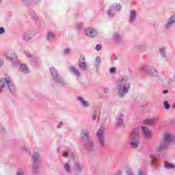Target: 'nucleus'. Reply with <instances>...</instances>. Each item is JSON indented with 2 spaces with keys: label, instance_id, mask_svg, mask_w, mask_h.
<instances>
[{
  "label": "nucleus",
  "instance_id": "nucleus-42",
  "mask_svg": "<svg viewBox=\"0 0 175 175\" xmlns=\"http://www.w3.org/2000/svg\"><path fill=\"white\" fill-rule=\"evenodd\" d=\"M97 114H98V111H94V112L92 113V120H93V121H95V120H96Z\"/></svg>",
  "mask_w": 175,
  "mask_h": 175
},
{
  "label": "nucleus",
  "instance_id": "nucleus-27",
  "mask_svg": "<svg viewBox=\"0 0 175 175\" xmlns=\"http://www.w3.org/2000/svg\"><path fill=\"white\" fill-rule=\"evenodd\" d=\"M69 155H70V157L72 159H75V154H73V152H70V150H69V148H66L63 152V157H64V158H68V157H69Z\"/></svg>",
  "mask_w": 175,
  "mask_h": 175
},
{
  "label": "nucleus",
  "instance_id": "nucleus-47",
  "mask_svg": "<svg viewBox=\"0 0 175 175\" xmlns=\"http://www.w3.org/2000/svg\"><path fill=\"white\" fill-rule=\"evenodd\" d=\"M31 16L32 18H35V19L37 18L36 14H35L34 12L31 13Z\"/></svg>",
  "mask_w": 175,
  "mask_h": 175
},
{
  "label": "nucleus",
  "instance_id": "nucleus-37",
  "mask_svg": "<svg viewBox=\"0 0 175 175\" xmlns=\"http://www.w3.org/2000/svg\"><path fill=\"white\" fill-rule=\"evenodd\" d=\"M165 169H174L175 166L173 164L165 163Z\"/></svg>",
  "mask_w": 175,
  "mask_h": 175
},
{
  "label": "nucleus",
  "instance_id": "nucleus-51",
  "mask_svg": "<svg viewBox=\"0 0 175 175\" xmlns=\"http://www.w3.org/2000/svg\"><path fill=\"white\" fill-rule=\"evenodd\" d=\"M104 92H105V94H107V92H109V90H108L107 88L105 89V90H104Z\"/></svg>",
  "mask_w": 175,
  "mask_h": 175
},
{
  "label": "nucleus",
  "instance_id": "nucleus-35",
  "mask_svg": "<svg viewBox=\"0 0 175 175\" xmlns=\"http://www.w3.org/2000/svg\"><path fill=\"white\" fill-rule=\"evenodd\" d=\"M126 175H135V174L133 173V171L132 170V168H131V167L126 168Z\"/></svg>",
  "mask_w": 175,
  "mask_h": 175
},
{
  "label": "nucleus",
  "instance_id": "nucleus-10",
  "mask_svg": "<svg viewBox=\"0 0 175 175\" xmlns=\"http://www.w3.org/2000/svg\"><path fill=\"white\" fill-rule=\"evenodd\" d=\"M83 146L88 152H95V144H94V141L92 139L85 140L83 142Z\"/></svg>",
  "mask_w": 175,
  "mask_h": 175
},
{
  "label": "nucleus",
  "instance_id": "nucleus-25",
  "mask_svg": "<svg viewBox=\"0 0 175 175\" xmlns=\"http://www.w3.org/2000/svg\"><path fill=\"white\" fill-rule=\"evenodd\" d=\"M81 137L84 140H90V131L88 130H83L81 133Z\"/></svg>",
  "mask_w": 175,
  "mask_h": 175
},
{
  "label": "nucleus",
  "instance_id": "nucleus-16",
  "mask_svg": "<svg viewBox=\"0 0 175 175\" xmlns=\"http://www.w3.org/2000/svg\"><path fill=\"white\" fill-rule=\"evenodd\" d=\"M142 135H144L146 139H151L152 135L151 134V131L148 127L142 126Z\"/></svg>",
  "mask_w": 175,
  "mask_h": 175
},
{
  "label": "nucleus",
  "instance_id": "nucleus-45",
  "mask_svg": "<svg viewBox=\"0 0 175 175\" xmlns=\"http://www.w3.org/2000/svg\"><path fill=\"white\" fill-rule=\"evenodd\" d=\"M16 175H24V172H23V170L21 169L18 170Z\"/></svg>",
  "mask_w": 175,
  "mask_h": 175
},
{
  "label": "nucleus",
  "instance_id": "nucleus-34",
  "mask_svg": "<svg viewBox=\"0 0 175 175\" xmlns=\"http://www.w3.org/2000/svg\"><path fill=\"white\" fill-rule=\"evenodd\" d=\"M84 27V24L83 23H78L75 25V28L80 31Z\"/></svg>",
  "mask_w": 175,
  "mask_h": 175
},
{
  "label": "nucleus",
  "instance_id": "nucleus-33",
  "mask_svg": "<svg viewBox=\"0 0 175 175\" xmlns=\"http://www.w3.org/2000/svg\"><path fill=\"white\" fill-rule=\"evenodd\" d=\"M23 54H25L27 58H32V54H31V52L28 50H24Z\"/></svg>",
  "mask_w": 175,
  "mask_h": 175
},
{
  "label": "nucleus",
  "instance_id": "nucleus-22",
  "mask_svg": "<svg viewBox=\"0 0 175 175\" xmlns=\"http://www.w3.org/2000/svg\"><path fill=\"white\" fill-rule=\"evenodd\" d=\"M46 40L48 42H54L55 40V33L54 31H48L46 33Z\"/></svg>",
  "mask_w": 175,
  "mask_h": 175
},
{
  "label": "nucleus",
  "instance_id": "nucleus-11",
  "mask_svg": "<svg viewBox=\"0 0 175 175\" xmlns=\"http://www.w3.org/2000/svg\"><path fill=\"white\" fill-rule=\"evenodd\" d=\"M33 160L32 169L35 170L39 167V164L40 163V155L38 152H35L31 156Z\"/></svg>",
  "mask_w": 175,
  "mask_h": 175
},
{
  "label": "nucleus",
  "instance_id": "nucleus-44",
  "mask_svg": "<svg viewBox=\"0 0 175 175\" xmlns=\"http://www.w3.org/2000/svg\"><path fill=\"white\" fill-rule=\"evenodd\" d=\"M101 49H102V45H100V44H97V45L96 46V50L97 51H100Z\"/></svg>",
  "mask_w": 175,
  "mask_h": 175
},
{
  "label": "nucleus",
  "instance_id": "nucleus-41",
  "mask_svg": "<svg viewBox=\"0 0 175 175\" xmlns=\"http://www.w3.org/2000/svg\"><path fill=\"white\" fill-rule=\"evenodd\" d=\"M68 54H70V49H66L64 50V55H68Z\"/></svg>",
  "mask_w": 175,
  "mask_h": 175
},
{
  "label": "nucleus",
  "instance_id": "nucleus-17",
  "mask_svg": "<svg viewBox=\"0 0 175 175\" xmlns=\"http://www.w3.org/2000/svg\"><path fill=\"white\" fill-rule=\"evenodd\" d=\"M137 16V14L136 13V10H130V15L129 18L128 22L129 24H133L135 21H136V17Z\"/></svg>",
  "mask_w": 175,
  "mask_h": 175
},
{
  "label": "nucleus",
  "instance_id": "nucleus-31",
  "mask_svg": "<svg viewBox=\"0 0 175 175\" xmlns=\"http://www.w3.org/2000/svg\"><path fill=\"white\" fill-rule=\"evenodd\" d=\"M111 8L114 10L115 12L116 10L117 12H120V10H121V5L120 4H113L112 5Z\"/></svg>",
  "mask_w": 175,
  "mask_h": 175
},
{
  "label": "nucleus",
  "instance_id": "nucleus-52",
  "mask_svg": "<svg viewBox=\"0 0 175 175\" xmlns=\"http://www.w3.org/2000/svg\"><path fill=\"white\" fill-rule=\"evenodd\" d=\"M169 93V91L168 90H164L163 92V94H168Z\"/></svg>",
  "mask_w": 175,
  "mask_h": 175
},
{
  "label": "nucleus",
  "instance_id": "nucleus-14",
  "mask_svg": "<svg viewBox=\"0 0 175 175\" xmlns=\"http://www.w3.org/2000/svg\"><path fill=\"white\" fill-rule=\"evenodd\" d=\"M77 100L79 102V104L83 109H88L91 106V103H90V101L85 100L84 98L81 96L77 97Z\"/></svg>",
  "mask_w": 175,
  "mask_h": 175
},
{
  "label": "nucleus",
  "instance_id": "nucleus-18",
  "mask_svg": "<svg viewBox=\"0 0 175 175\" xmlns=\"http://www.w3.org/2000/svg\"><path fill=\"white\" fill-rule=\"evenodd\" d=\"M175 23V15L172 16L170 18H168L167 23L165 24L164 27L165 29H169L172 28V25H173Z\"/></svg>",
  "mask_w": 175,
  "mask_h": 175
},
{
  "label": "nucleus",
  "instance_id": "nucleus-38",
  "mask_svg": "<svg viewBox=\"0 0 175 175\" xmlns=\"http://www.w3.org/2000/svg\"><path fill=\"white\" fill-rule=\"evenodd\" d=\"M159 51L161 56L163 57V58H165V57H166V53H165V48L160 49Z\"/></svg>",
  "mask_w": 175,
  "mask_h": 175
},
{
  "label": "nucleus",
  "instance_id": "nucleus-29",
  "mask_svg": "<svg viewBox=\"0 0 175 175\" xmlns=\"http://www.w3.org/2000/svg\"><path fill=\"white\" fill-rule=\"evenodd\" d=\"M113 38L116 43H120V42H121V36L118 32H114L113 33Z\"/></svg>",
  "mask_w": 175,
  "mask_h": 175
},
{
  "label": "nucleus",
  "instance_id": "nucleus-49",
  "mask_svg": "<svg viewBox=\"0 0 175 175\" xmlns=\"http://www.w3.org/2000/svg\"><path fill=\"white\" fill-rule=\"evenodd\" d=\"M62 126H64V123L62 122H61L59 123V124L57 126V128L59 129V128H62Z\"/></svg>",
  "mask_w": 175,
  "mask_h": 175
},
{
  "label": "nucleus",
  "instance_id": "nucleus-6",
  "mask_svg": "<svg viewBox=\"0 0 175 175\" xmlns=\"http://www.w3.org/2000/svg\"><path fill=\"white\" fill-rule=\"evenodd\" d=\"M142 72L144 73H146L148 76H150L151 77H155L158 76V71L155 68L152 67L151 68L149 65H144L142 68Z\"/></svg>",
  "mask_w": 175,
  "mask_h": 175
},
{
  "label": "nucleus",
  "instance_id": "nucleus-20",
  "mask_svg": "<svg viewBox=\"0 0 175 175\" xmlns=\"http://www.w3.org/2000/svg\"><path fill=\"white\" fill-rule=\"evenodd\" d=\"M149 157L151 159L152 166L158 167V163H157V161H158V156H157V154L151 153Z\"/></svg>",
  "mask_w": 175,
  "mask_h": 175
},
{
  "label": "nucleus",
  "instance_id": "nucleus-40",
  "mask_svg": "<svg viewBox=\"0 0 175 175\" xmlns=\"http://www.w3.org/2000/svg\"><path fill=\"white\" fill-rule=\"evenodd\" d=\"M117 70V68H116V67H112L109 68V73H111V75H114V73H116Z\"/></svg>",
  "mask_w": 175,
  "mask_h": 175
},
{
  "label": "nucleus",
  "instance_id": "nucleus-26",
  "mask_svg": "<svg viewBox=\"0 0 175 175\" xmlns=\"http://www.w3.org/2000/svg\"><path fill=\"white\" fill-rule=\"evenodd\" d=\"M158 122V118H153V119H146L144 120V124L146 125H154V124H157Z\"/></svg>",
  "mask_w": 175,
  "mask_h": 175
},
{
  "label": "nucleus",
  "instance_id": "nucleus-21",
  "mask_svg": "<svg viewBox=\"0 0 175 175\" xmlns=\"http://www.w3.org/2000/svg\"><path fill=\"white\" fill-rule=\"evenodd\" d=\"M167 146L168 145H167L165 142L161 141L159 146L156 148V152H162V151H163V150H165Z\"/></svg>",
  "mask_w": 175,
  "mask_h": 175
},
{
  "label": "nucleus",
  "instance_id": "nucleus-3",
  "mask_svg": "<svg viewBox=\"0 0 175 175\" xmlns=\"http://www.w3.org/2000/svg\"><path fill=\"white\" fill-rule=\"evenodd\" d=\"M130 144L132 148H137L140 144V131L139 129H133L129 135Z\"/></svg>",
  "mask_w": 175,
  "mask_h": 175
},
{
  "label": "nucleus",
  "instance_id": "nucleus-30",
  "mask_svg": "<svg viewBox=\"0 0 175 175\" xmlns=\"http://www.w3.org/2000/svg\"><path fill=\"white\" fill-rule=\"evenodd\" d=\"M107 15L109 17H114L116 16V11L111 7L109 10L107 11Z\"/></svg>",
  "mask_w": 175,
  "mask_h": 175
},
{
  "label": "nucleus",
  "instance_id": "nucleus-32",
  "mask_svg": "<svg viewBox=\"0 0 175 175\" xmlns=\"http://www.w3.org/2000/svg\"><path fill=\"white\" fill-rule=\"evenodd\" d=\"M102 64V61L100 60V56H98L95 59V65L96 66H99Z\"/></svg>",
  "mask_w": 175,
  "mask_h": 175
},
{
  "label": "nucleus",
  "instance_id": "nucleus-39",
  "mask_svg": "<svg viewBox=\"0 0 175 175\" xmlns=\"http://www.w3.org/2000/svg\"><path fill=\"white\" fill-rule=\"evenodd\" d=\"M23 2H24L27 6H31V3H32L33 1H32V0H23Z\"/></svg>",
  "mask_w": 175,
  "mask_h": 175
},
{
  "label": "nucleus",
  "instance_id": "nucleus-28",
  "mask_svg": "<svg viewBox=\"0 0 175 175\" xmlns=\"http://www.w3.org/2000/svg\"><path fill=\"white\" fill-rule=\"evenodd\" d=\"M120 118L118 120V126H122L124 125V117L125 116L123 113H120Z\"/></svg>",
  "mask_w": 175,
  "mask_h": 175
},
{
  "label": "nucleus",
  "instance_id": "nucleus-53",
  "mask_svg": "<svg viewBox=\"0 0 175 175\" xmlns=\"http://www.w3.org/2000/svg\"><path fill=\"white\" fill-rule=\"evenodd\" d=\"M2 3V0H0V5Z\"/></svg>",
  "mask_w": 175,
  "mask_h": 175
},
{
  "label": "nucleus",
  "instance_id": "nucleus-8",
  "mask_svg": "<svg viewBox=\"0 0 175 175\" xmlns=\"http://www.w3.org/2000/svg\"><path fill=\"white\" fill-rule=\"evenodd\" d=\"M84 33L88 38H90V39H94V38H96V36H98L99 33L98 32V30L96 29L89 27H86L84 29Z\"/></svg>",
  "mask_w": 175,
  "mask_h": 175
},
{
  "label": "nucleus",
  "instance_id": "nucleus-7",
  "mask_svg": "<svg viewBox=\"0 0 175 175\" xmlns=\"http://www.w3.org/2000/svg\"><path fill=\"white\" fill-rule=\"evenodd\" d=\"M5 57L8 61L12 64V65H17L18 62V58L16 55V53L13 50H8L5 52Z\"/></svg>",
  "mask_w": 175,
  "mask_h": 175
},
{
  "label": "nucleus",
  "instance_id": "nucleus-2",
  "mask_svg": "<svg viewBox=\"0 0 175 175\" xmlns=\"http://www.w3.org/2000/svg\"><path fill=\"white\" fill-rule=\"evenodd\" d=\"M3 88H8L10 92L13 95L16 94V87H14V84L6 75L5 78L0 79V94L2 93Z\"/></svg>",
  "mask_w": 175,
  "mask_h": 175
},
{
  "label": "nucleus",
  "instance_id": "nucleus-12",
  "mask_svg": "<svg viewBox=\"0 0 175 175\" xmlns=\"http://www.w3.org/2000/svg\"><path fill=\"white\" fill-rule=\"evenodd\" d=\"M167 145L175 141V136L169 133H165L163 135V140H162Z\"/></svg>",
  "mask_w": 175,
  "mask_h": 175
},
{
  "label": "nucleus",
  "instance_id": "nucleus-48",
  "mask_svg": "<svg viewBox=\"0 0 175 175\" xmlns=\"http://www.w3.org/2000/svg\"><path fill=\"white\" fill-rule=\"evenodd\" d=\"M2 66H3V60L0 57V68H2Z\"/></svg>",
  "mask_w": 175,
  "mask_h": 175
},
{
  "label": "nucleus",
  "instance_id": "nucleus-23",
  "mask_svg": "<svg viewBox=\"0 0 175 175\" xmlns=\"http://www.w3.org/2000/svg\"><path fill=\"white\" fill-rule=\"evenodd\" d=\"M70 72L72 73V75H75L76 77H80V76H81V74L80 73L79 69H77L75 66L70 67Z\"/></svg>",
  "mask_w": 175,
  "mask_h": 175
},
{
  "label": "nucleus",
  "instance_id": "nucleus-54",
  "mask_svg": "<svg viewBox=\"0 0 175 175\" xmlns=\"http://www.w3.org/2000/svg\"><path fill=\"white\" fill-rule=\"evenodd\" d=\"M173 107H174V109L175 108V103H174V105Z\"/></svg>",
  "mask_w": 175,
  "mask_h": 175
},
{
  "label": "nucleus",
  "instance_id": "nucleus-13",
  "mask_svg": "<svg viewBox=\"0 0 175 175\" xmlns=\"http://www.w3.org/2000/svg\"><path fill=\"white\" fill-rule=\"evenodd\" d=\"M35 38V32L33 31H27L23 33V39L25 42H29Z\"/></svg>",
  "mask_w": 175,
  "mask_h": 175
},
{
  "label": "nucleus",
  "instance_id": "nucleus-24",
  "mask_svg": "<svg viewBox=\"0 0 175 175\" xmlns=\"http://www.w3.org/2000/svg\"><path fill=\"white\" fill-rule=\"evenodd\" d=\"M19 70L20 72H22V73H29V68L25 64H22L20 65Z\"/></svg>",
  "mask_w": 175,
  "mask_h": 175
},
{
  "label": "nucleus",
  "instance_id": "nucleus-1",
  "mask_svg": "<svg viewBox=\"0 0 175 175\" xmlns=\"http://www.w3.org/2000/svg\"><path fill=\"white\" fill-rule=\"evenodd\" d=\"M116 90L119 96L124 97L128 94V91L131 89V82L128 77H123L117 81Z\"/></svg>",
  "mask_w": 175,
  "mask_h": 175
},
{
  "label": "nucleus",
  "instance_id": "nucleus-5",
  "mask_svg": "<svg viewBox=\"0 0 175 175\" xmlns=\"http://www.w3.org/2000/svg\"><path fill=\"white\" fill-rule=\"evenodd\" d=\"M50 72L52 76L53 80H54L55 83L60 84V85H66V82L65 81V80H64V78L59 76V74L58 73V71L55 68L51 67Z\"/></svg>",
  "mask_w": 175,
  "mask_h": 175
},
{
  "label": "nucleus",
  "instance_id": "nucleus-46",
  "mask_svg": "<svg viewBox=\"0 0 175 175\" xmlns=\"http://www.w3.org/2000/svg\"><path fill=\"white\" fill-rule=\"evenodd\" d=\"M5 33V28L0 27V35H3Z\"/></svg>",
  "mask_w": 175,
  "mask_h": 175
},
{
  "label": "nucleus",
  "instance_id": "nucleus-50",
  "mask_svg": "<svg viewBox=\"0 0 175 175\" xmlns=\"http://www.w3.org/2000/svg\"><path fill=\"white\" fill-rule=\"evenodd\" d=\"M22 149L23 150V151H28V149H27V147L25 146L23 147Z\"/></svg>",
  "mask_w": 175,
  "mask_h": 175
},
{
  "label": "nucleus",
  "instance_id": "nucleus-4",
  "mask_svg": "<svg viewBox=\"0 0 175 175\" xmlns=\"http://www.w3.org/2000/svg\"><path fill=\"white\" fill-rule=\"evenodd\" d=\"M105 132L106 129L103 126L100 127L96 131V136L100 147H105V144H106V139L105 138V136H106Z\"/></svg>",
  "mask_w": 175,
  "mask_h": 175
},
{
  "label": "nucleus",
  "instance_id": "nucleus-43",
  "mask_svg": "<svg viewBox=\"0 0 175 175\" xmlns=\"http://www.w3.org/2000/svg\"><path fill=\"white\" fill-rule=\"evenodd\" d=\"M137 175H146V174L144 173V170L143 169L138 170Z\"/></svg>",
  "mask_w": 175,
  "mask_h": 175
},
{
  "label": "nucleus",
  "instance_id": "nucleus-15",
  "mask_svg": "<svg viewBox=\"0 0 175 175\" xmlns=\"http://www.w3.org/2000/svg\"><path fill=\"white\" fill-rule=\"evenodd\" d=\"M79 66L81 70H87V62H85V57H84L83 55H81L79 57Z\"/></svg>",
  "mask_w": 175,
  "mask_h": 175
},
{
  "label": "nucleus",
  "instance_id": "nucleus-36",
  "mask_svg": "<svg viewBox=\"0 0 175 175\" xmlns=\"http://www.w3.org/2000/svg\"><path fill=\"white\" fill-rule=\"evenodd\" d=\"M163 106L166 110H169V109H170V104H169L168 101H164Z\"/></svg>",
  "mask_w": 175,
  "mask_h": 175
},
{
  "label": "nucleus",
  "instance_id": "nucleus-19",
  "mask_svg": "<svg viewBox=\"0 0 175 175\" xmlns=\"http://www.w3.org/2000/svg\"><path fill=\"white\" fill-rule=\"evenodd\" d=\"M64 170L66 172L67 174H73V168L72 167V165L69 163H66L63 165Z\"/></svg>",
  "mask_w": 175,
  "mask_h": 175
},
{
  "label": "nucleus",
  "instance_id": "nucleus-9",
  "mask_svg": "<svg viewBox=\"0 0 175 175\" xmlns=\"http://www.w3.org/2000/svg\"><path fill=\"white\" fill-rule=\"evenodd\" d=\"M84 171V165L83 163L80 161H75L74 164V168L72 170L73 175H80Z\"/></svg>",
  "mask_w": 175,
  "mask_h": 175
}]
</instances>
